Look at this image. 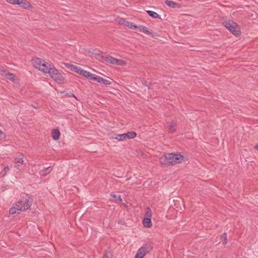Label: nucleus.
I'll return each mask as SVG.
<instances>
[{
	"instance_id": "obj_1",
	"label": "nucleus",
	"mask_w": 258,
	"mask_h": 258,
	"mask_svg": "<svg viewBox=\"0 0 258 258\" xmlns=\"http://www.w3.org/2000/svg\"><path fill=\"white\" fill-rule=\"evenodd\" d=\"M31 205L29 197L27 195L23 196L19 201L13 205L9 210V214L14 215L25 211L30 207Z\"/></svg>"
},
{
	"instance_id": "obj_2",
	"label": "nucleus",
	"mask_w": 258,
	"mask_h": 258,
	"mask_svg": "<svg viewBox=\"0 0 258 258\" xmlns=\"http://www.w3.org/2000/svg\"><path fill=\"white\" fill-rule=\"evenodd\" d=\"M184 157L180 154L168 153L160 158L161 164L165 165H172L181 163Z\"/></svg>"
},
{
	"instance_id": "obj_3",
	"label": "nucleus",
	"mask_w": 258,
	"mask_h": 258,
	"mask_svg": "<svg viewBox=\"0 0 258 258\" xmlns=\"http://www.w3.org/2000/svg\"><path fill=\"white\" fill-rule=\"evenodd\" d=\"M32 63L36 69L44 73H47L51 67L47 62L38 57L32 59Z\"/></svg>"
},
{
	"instance_id": "obj_4",
	"label": "nucleus",
	"mask_w": 258,
	"mask_h": 258,
	"mask_svg": "<svg viewBox=\"0 0 258 258\" xmlns=\"http://www.w3.org/2000/svg\"><path fill=\"white\" fill-rule=\"evenodd\" d=\"M223 25L232 34L235 36L240 34L241 31L237 24L232 20H225L223 22Z\"/></svg>"
},
{
	"instance_id": "obj_5",
	"label": "nucleus",
	"mask_w": 258,
	"mask_h": 258,
	"mask_svg": "<svg viewBox=\"0 0 258 258\" xmlns=\"http://www.w3.org/2000/svg\"><path fill=\"white\" fill-rule=\"evenodd\" d=\"M47 73H49L50 77L58 84H62L64 83V78L55 68L50 67L48 71L47 72Z\"/></svg>"
},
{
	"instance_id": "obj_6",
	"label": "nucleus",
	"mask_w": 258,
	"mask_h": 258,
	"mask_svg": "<svg viewBox=\"0 0 258 258\" xmlns=\"http://www.w3.org/2000/svg\"><path fill=\"white\" fill-rule=\"evenodd\" d=\"M7 2L12 4L19 6L24 9L32 10L33 7L27 0H5Z\"/></svg>"
},
{
	"instance_id": "obj_7",
	"label": "nucleus",
	"mask_w": 258,
	"mask_h": 258,
	"mask_svg": "<svg viewBox=\"0 0 258 258\" xmlns=\"http://www.w3.org/2000/svg\"><path fill=\"white\" fill-rule=\"evenodd\" d=\"M151 246L148 244H145L138 250L135 258H143L151 250Z\"/></svg>"
},
{
	"instance_id": "obj_8",
	"label": "nucleus",
	"mask_w": 258,
	"mask_h": 258,
	"mask_svg": "<svg viewBox=\"0 0 258 258\" xmlns=\"http://www.w3.org/2000/svg\"><path fill=\"white\" fill-rule=\"evenodd\" d=\"M103 59L106 62L117 66H124L126 64V62L124 60L117 59L110 55L103 57Z\"/></svg>"
},
{
	"instance_id": "obj_9",
	"label": "nucleus",
	"mask_w": 258,
	"mask_h": 258,
	"mask_svg": "<svg viewBox=\"0 0 258 258\" xmlns=\"http://www.w3.org/2000/svg\"><path fill=\"white\" fill-rule=\"evenodd\" d=\"M24 158L25 157L23 154H20L15 158V167L18 170L20 169L21 167L23 164L24 162Z\"/></svg>"
},
{
	"instance_id": "obj_10",
	"label": "nucleus",
	"mask_w": 258,
	"mask_h": 258,
	"mask_svg": "<svg viewBox=\"0 0 258 258\" xmlns=\"http://www.w3.org/2000/svg\"><path fill=\"white\" fill-rule=\"evenodd\" d=\"M138 30L140 32H143L148 35H151L153 37H155L158 36V35L156 32H152L148 30L147 27L142 26L139 25L137 26V28Z\"/></svg>"
},
{
	"instance_id": "obj_11",
	"label": "nucleus",
	"mask_w": 258,
	"mask_h": 258,
	"mask_svg": "<svg viewBox=\"0 0 258 258\" xmlns=\"http://www.w3.org/2000/svg\"><path fill=\"white\" fill-rule=\"evenodd\" d=\"M80 75L91 80H93V78L96 76V75L93 74L87 71L83 70V69H82V71L81 72Z\"/></svg>"
},
{
	"instance_id": "obj_12",
	"label": "nucleus",
	"mask_w": 258,
	"mask_h": 258,
	"mask_svg": "<svg viewBox=\"0 0 258 258\" xmlns=\"http://www.w3.org/2000/svg\"><path fill=\"white\" fill-rule=\"evenodd\" d=\"M65 66L67 68L70 69V70L75 72V73L80 75L82 71V68L78 67L75 65L71 64L70 63H66Z\"/></svg>"
},
{
	"instance_id": "obj_13",
	"label": "nucleus",
	"mask_w": 258,
	"mask_h": 258,
	"mask_svg": "<svg viewBox=\"0 0 258 258\" xmlns=\"http://www.w3.org/2000/svg\"><path fill=\"white\" fill-rule=\"evenodd\" d=\"M93 81H95L98 83L103 84L105 85H110L111 82L108 80L104 79L103 78L96 76L95 78H93Z\"/></svg>"
},
{
	"instance_id": "obj_14",
	"label": "nucleus",
	"mask_w": 258,
	"mask_h": 258,
	"mask_svg": "<svg viewBox=\"0 0 258 258\" xmlns=\"http://www.w3.org/2000/svg\"><path fill=\"white\" fill-rule=\"evenodd\" d=\"M143 224L146 228H151L152 226L151 218H144L143 220Z\"/></svg>"
},
{
	"instance_id": "obj_15",
	"label": "nucleus",
	"mask_w": 258,
	"mask_h": 258,
	"mask_svg": "<svg viewBox=\"0 0 258 258\" xmlns=\"http://www.w3.org/2000/svg\"><path fill=\"white\" fill-rule=\"evenodd\" d=\"M165 3L172 8H179L180 7L179 4L172 1L167 0L165 2Z\"/></svg>"
},
{
	"instance_id": "obj_16",
	"label": "nucleus",
	"mask_w": 258,
	"mask_h": 258,
	"mask_svg": "<svg viewBox=\"0 0 258 258\" xmlns=\"http://www.w3.org/2000/svg\"><path fill=\"white\" fill-rule=\"evenodd\" d=\"M60 132L58 129H54L52 131V138L54 140H58L60 137Z\"/></svg>"
},
{
	"instance_id": "obj_17",
	"label": "nucleus",
	"mask_w": 258,
	"mask_h": 258,
	"mask_svg": "<svg viewBox=\"0 0 258 258\" xmlns=\"http://www.w3.org/2000/svg\"><path fill=\"white\" fill-rule=\"evenodd\" d=\"M52 170V167L49 166L45 168L43 170H41L40 172V174L42 176H46L48 174L50 173L51 172Z\"/></svg>"
},
{
	"instance_id": "obj_18",
	"label": "nucleus",
	"mask_w": 258,
	"mask_h": 258,
	"mask_svg": "<svg viewBox=\"0 0 258 258\" xmlns=\"http://www.w3.org/2000/svg\"><path fill=\"white\" fill-rule=\"evenodd\" d=\"M147 14L152 18L154 19H160V15L155 12L148 10L146 11Z\"/></svg>"
},
{
	"instance_id": "obj_19",
	"label": "nucleus",
	"mask_w": 258,
	"mask_h": 258,
	"mask_svg": "<svg viewBox=\"0 0 258 258\" xmlns=\"http://www.w3.org/2000/svg\"><path fill=\"white\" fill-rule=\"evenodd\" d=\"M125 134L126 139H132L137 136V134L135 132H129Z\"/></svg>"
},
{
	"instance_id": "obj_20",
	"label": "nucleus",
	"mask_w": 258,
	"mask_h": 258,
	"mask_svg": "<svg viewBox=\"0 0 258 258\" xmlns=\"http://www.w3.org/2000/svg\"><path fill=\"white\" fill-rule=\"evenodd\" d=\"M114 138L119 141L126 140L125 134L116 135Z\"/></svg>"
},
{
	"instance_id": "obj_21",
	"label": "nucleus",
	"mask_w": 258,
	"mask_h": 258,
	"mask_svg": "<svg viewBox=\"0 0 258 258\" xmlns=\"http://www.w3.org/2000/svg\"><path fill=\"white\" fill-rule=\"evenodd\" d=\"M152 211L149 207H147L145 211V218H152Z\"/></svg>"
},
{
	"instance_id": "obj_22",
	"label": "nucleus",
	"mask_w": 258,
	"mask_h": 258,
	"mask_svg": "<svg viewBox=\"0 0 258 258\" xmlns=\"http://www.w3.org/2000/svg\"><path fill=\"white\" fill-rule=\"evenodd\" d=\"M125 26L132 29H135L137 28V25H136L134 23L128 21H127V22L126 23Z\"/></svg>"
},
{
	"instance_id": "obj_23",
	"label": "nucleus",
	"mask_w": 258,
	"mask_h": 258,
	"mask_svg": "<svg viewBox=\"0 0 258 258\" xmlns=\"http://www.w3.org/2000/svg\"><path fill=\"white\" fill-rule=\"evenodd\" d=\"M110 196L112 198H113L114 199L115 201L116 202H122V199H121L120 197L117 196L114 193H111L110 195Z\"/></svg>"
},
{
	"instance_id": "obj_24",
	"label": "nucleus",
	"mask_w": 258,
	"mask_h": 258,
	"mask_svg": "<svg viewBox=\"0 0 258 258\" xmlns=\"http://www.w3.org/2000/svg\"><path fill=\"white\" fill-rule=\"evenodd\" d=\"M169 129L170 132L173 133L176 130V124L172 122L169 125Z\"/></svg>"
},
{
	"instance_id": "obj_25",
	"label": "nucleus",
	"mask_w": 258,
	"mask_h": 258,
	"mask_svg": "<svg viewBox=\"0 0 258 258\" xmlns=\"http://www.w3.org/2000/svg\"><path fill=\"white\" fill-rule=\"evenodd\" d=\"M5 77L7 79L10 80L11 81H14L15 80V76L13 74L10 73L9 72L7 73L6 75H5Z\"/></svg>"
},
{
	"instance_id": "obj_26",
	"label": "nucleus",
	"mask_w": 258,
	"mask_h": 258,
	"mask_svg": "<svg viewBox=\"0 0 258 258\" xmlns=\"http://www.w3.org/2000/svg\"><path fill=\"white\" fill-rule=\"evenodd\" d=\"M221 238L222 239V242L223 245H225L227 243V234L226 233H224L223 234L221 235Z\"/></svg>"
},
{
	"instance_id": "obj_27",
	"label": "nucleus",
	"mask_w": 258,
	"mask_h": 258,
	"mask_svg": "<svg viewBox=\"0 0 258 258\" xmlns=\"http://www.w3.org/2000/svg\"><path fill=\"white\" fill-rule=\"evenodd\" d=\"M118 22L119 24L125 26L127 21L123 18H120L118 20Z\"/></svg>"
},
{
	"instance_id": "obj_28",
	"label": "nucleus",
	"mask_w": 258,
	"mask_h": 258,
	"mask_svg": "<svg viewBox=\"0 0 258 258\" xmlns=\"http://www.w3.org/2000/svg\"><path fill=\"white\" fill-rule=\"evenodd\" d=\"M8 72L4 70L3 68H0V74L3 76H5Z\"/></svg>"
},
{
	"instance_id": "obj_29",
	"label": "nucleus",
	"mask_w": 258,
	"mask_h": 258,
	"mask_svg": "<svg viewBox=\"0 0 258 258\" xmlns=\"http://www.w3.org/2000/svg\"><path fill=\"white\" fill-rule=\"evenodd\" d=\"M10 170V168L8 167V166H6L4 169V171H3V175L2 176H4L6 175V174H7V173Z\"/></svg>"
},
{
	"instance_id": "obj_30",
	"label": "nucleus",
	"mask_w": 258,
	"mask_h": 258,
	"mask_svg": "<svg viewBox=\"0 0 258 258\" xmlns=\"http://www.w3.org/2000/svg\"><path fill=\"white\" fill-rule=\"evenodd\" d=\"M6 135L5 133L3 132L0 130V140L5 139L6 138Z\"/></svg>"
},
{
	"instance_id": "obj_31",
	"label": "nucleus",
	"mask_w": 258,
	"mask_h": 258,
	"mask_svg": "<svg viewBox=\"0 0 258 258\" xmlns=\"http://www.w3.org/2000/svg\"><path fill=\"white\" fill-rule=\"evenodd\" d=\"M103 258H112V254L110 252H106L104 255Z\"/></svg>"
},
{
	"instance_id": "obj_32",
	"label": "nucleus",
	"mask_w": 258,
	"mask_h": 258,
	"mask_svg": "<svg viewBox=\"0 0 258 258\" xmlns=\"http://www.w3.org/2000/svg\"><path fill=\"white\" fill-rule=\"evenodd\" d=\"M254 148L258 150V145H256L254 147Z\"/></svg>"
},
{
	"instance_id": "obj_33",
	"label": "nucleus",
	"mask_w": 258,
	"mask_h": 258,
	"mask_svg": "<svg viewBox=\"0 0 258 258\" xmlns=\"http://www.w3.org/2000/svg\"><path fill=\"white\" fill-rule=\"evenodd\" d=\"M73 97L75 98L76 99H77V97L74 95H73Z\"/></svg>"
}]
</instances>
